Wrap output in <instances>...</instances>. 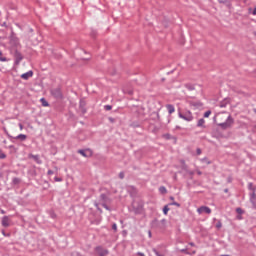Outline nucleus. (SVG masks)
<instances>
[{"instance_id": "nucleus-14", "label": "nucleus", "mask_w": 256, "mask_h": 256, "mask_svg": "<svg viewBox=\"0 0 256 256\" xmlns=\"http://www.w3.org/2000/svg\"><path fill=\"white\" fill-rule=\"evenodd\" d=\"M151 227H153V229H162V228H161V223H160L159 220H157V219H154V220L151 222Z\"/></svg>"}, {"instance_id": "nucleus-29", "label": "nucleus", "mask_w": 256, "mask_h": 256, "mask_svg": "<svg viewBox=\"0 0 256 256\" xmlns=\"http://www.w3.org/2000/svg\"><path fill=\"white\" fill-rule=\"evenodd\" d=\"M169 211H170L169 205H165L163 207V214L164 215H168Z\"/></svg>"}, {"instance_id": "nucleus-61", "label": "nucleus", "mask_w": 256, "mask_h": 256, "mask_svg": "<svg viewBox=\"0 0 256 256\" xmlns=\"http://www.w3.org/2000/svg\"><path fill=\"white\" fill-rule=\"evenodd\" d=\"M0 213H1L2 215H5L6 212H5V210H3V209L0 208Z\"/></svg>"}, {"instance_id": "nucleus-46", "label": "nucleus", "mask_w": 256, "mask_h": 256, "mask_svg": "<svg viewBox=\"0 0 256 256\" xmlns=\"http://www.w3.org/2000/svg\"><path fill=\"white\" fill-rule=\"evenodd\" d=\"M50 217H51L52 219H57V214H55V212H51V213H50Z\"/></svg>"}, {"instance_id": "nucleus-6", "label": "nucleus", "mask_w": 256, "mask_h": 256, "mask_svg": "<svg viewBox=\"0 0 256 256\" xmlns=\"http://www.w3.org/2000/svg\"><path fill=\"white\" fill-rule=\"evenodd\" d=\"M95 251L96 253L99 255V256H108L109 255V250L103 248L102 246H97L95 248Z\"/></svg>"}, {"instance_id": "nucleus-1", "label": "nucleus", "mask_w": 256, "mask_h": 256, "mask_svg": "<svg viewBox=\"0 0 256 256\" xmlns=\"http://www.w3.org/2000/svg\"><path fill=\"white\" fill-rule=\"evenodd\" d=\"M178 117L179 119L187 121V123H191V121L195 119L191 110H185L184 112H181V109H178Z\"/></svg>"}, {"instance_id": "nucleus-52", "label": "nucleus", "mask_w": 256, "mask_h": 256, "mask_svg": "<svg viewBox=\"0 0 256 256\" xmlns=\"http://www.w3.org/2000/svg\"><path fill=\"white\" fill-rule=\"evenodd\" d=\"M108 120L110 121V123H115V118L113 117H109Z\"/></svg>"}, {"instance_id": "nucleus-48", "label": "nucleus", "mask_w": 256, "mask_h": 256, "mask_svg": "<svg viewBox=\"0 0 256 256\" xmlns=\"http://www.w3.org/2000/svg\"><path fill=\"white\" fill-rule=\"evenodd\" d=\"M202 161L204 163H207V165H211V161L207 160V158H203Z\"/></svg>"}, {"instance_id": "nucleus-28", "label": "nucleus", "mask_w": 256, "mask_h": 256, "mask_svg": "<svg viewBox=\"0 0 256 256\" xmlns=\"http://www.w3.org/2000/svg\"><path fill=\"white\" fill-rule=\"evenodd\" d=\"M159 192L162 194V195H165L167 193V188L165 186H160L159 187Z\"/></svg>"}, {"instance_id": "nucleus-38", "label": "nucleus", "mask_w": 256, "mask_h": 256, "mask_svg": "<svg viewBox=\"0 0 256 256\" xmlns=\"http://www.w3.org/2000/svg\"><path fill=\"white\" fill-rule=\"evenodd\" d=\"M101 205L104 207V209H106V211H111V207H109L107 204L101 203Z\"/></svg>"}, {"instance_id": "nucleus-34", "label": "nucleus", "mask_w": 256, "mask_h": 256, "mask_svg": "<svg viewBox=\"0 0 256 256\" xmlns=\"http://www.w3.org/2000/svg\"><path fill=\"white\" fill-rule=\"evenodd\" d=\"M248 13H249L250 15H256V7H255V8H249V9H248Z\"/></svg>"}, {"instance_id": "nucleus-22", "label": "nucleus", "mask_w": 256, "mask_h": 256, "mask_svg": "<svg viewBox=\"0 0 256 256\" xmlns=\"http://www.w3.org/2000/svg\"><path fill=\"white\" fill-rule=\"evenodd\" d=\"M190 105L192 107H196L197 109L203 107V103L201 101H197V102H191Z\"/></svg>"}, {"instance_id": "nucleus-11", "label": "nucleus", "mask_w": 256, "mask_h": 256, "mask_svg": "<svg viewBox=\"0 0 256 256\" xmlns=\"http://www.w3.org/2000/svg\"><path fill=\"white\" fill-rule=\"evenodd\" d=\"M101 203H105V204L111 203V198H109L107 194L103 193L100 195V204Z\"/></svg>"}, {"instance_id": "nucleus-23", "label": "nucleus", "mask_w": 256, "mask_h": 256, "mask_svg": "<svg viewBox=\"0 0 256 256\" xmlns=\"http://www.w3.org/2000/svg\"><path fill=\"white\" fill-rule=\"evenodd\" d=\"M152 252H153L156 256H165V252H161V251H159V249H157V248H152Z\"/></svg>"}, {"instance_id": "nucleus-50", "label": "nucleus", "mask_w": 256, "mask_h": 256, "mask_svg": "<svg viewBox=\"0 0 256 256\" xmlns=\"http://www.w3.org/2000/svg\"><path fill=\"white\" fill-rule=\"evenodd\" d=\"M183 165H182V169H184V171H187V166L185 165V161H182Z\"/></svg>"}, {"instance_id": "nucleus-59", "label": "nucleus", "mask_w": 256, "mask_h": 256, "mask_svg": "<svg viewBox=\"0 0 256 256\" xmlns=\"http://www.w3.org/2000/svg\"><path fill=\"white\" fill-rule=\"evenodd\" d=\"M19 128H20V131H23V124L19 123Z\"/></svg>"}, {"instance_id": "nucleus-55", "label": "nucleus", "mask_w": 256, "mask_h": 256, "mask_svg": "<svg viewBox=\"0 0 256 256\" xmlns=\"http://www.w3.org/2000/svg\"><path fill=\"white\" fill-rule=\"evenodd\" d=\"M131 127H134V128L139 127V124L134 122V123L131 124Z\"/></svg>"}, {"instance_id": "nucleus-19", "label": "nucleus", "mask_w": 256, "mask_h": 256, "mask_svg": "<svg viewBox=\"0 0 256 256\" xmlns=\"http://www.w3.org/2000/svg\"><path fill=\"white\" fill-rule=\"evenodd\" d=\"M248 190L251 191L250 193H256V185H254L253 182H249Z\"/></svg>"}, {"instance_id": "nucleus-24", "label": "nucleus", "mask_w": 256, "mask_h": 256, "mask_svg": "<svg viewBox=\"0 0 256 256\" xmlns=\"http://www.w3.org/2000/svg\"><path fill=\"white\" fill-rule=\"evenodd\" d=\"M163 138L166 139L167 141L171 139H174V141H177V138L175 136H171V134L169 133L163 134Z\"/></svg>"}, {"instance_id": "nucleus-32", "label": "nucleus", "mask_w": 256, "mask_h": 256, "mask_svg": "<svg viewBox=\"0 0 256 256\" xmlns=\"http://www.w3.org/2000/svg\"><path fill=\"white\" fill-rule=\"evenodd\" d=\"M236 213L238 215H243L245 213V210H243V208L238 207V208H236Z\"/></svg>"}, {"instance_id": "nucleus-8", "label": "nucleus", "mask_w": 256, "mask_h": 256, "mask_svg": "<svg viewBox=\"0 0 256 256\" xmlns=\"http://www.w3.org/2000/svg\"><path fill=\"white\" fill-rule=\"evenodd\" d=\"M249 201L252 205V209L256 211V193H249Z\"/></svg>"}, {"instance_id": "nucleus-7", "label": "nucleus", "mask_w": 256, "mask_h": 256, "mask_svg": "<svg viewBox=\"0 0 256 256\" xmlns=\"http://www.w3.org/2000/svg\"><path fill=\"white\" fill-rule=\"evenodd\" d=\"M10 42L15 47H18V45H19V39L17 38V34H15V32H13V31L11 32V35H10Z\"/></svg>"}, {"instance_id": "nucleus-10", "label": "nucleus", "mask_w": 256, "mask_h": 256, "mask_svg": "<svg viewBox=\"0 0 256 256\" xmlns=\"http://www.w3.org/2000/svg\"><path fill=\"white\" fill-rule=\"evenodd\" d=\"M87 103L85 102V100L81 99L79 102V109L82 113V115H85V113H87Z\"/></svg>"}, {"instance_id": "nucleus-39", "label": "nucleus", "mask_w": 256, "mask_h": 256, "mask_svg": "<svg viewBox=\"0 0 256 256\" xmlns=\"http://www.w3.org/2000/svg\"><path fill=\"white\" fill-rule=\"evenodd\" d=\"M7 155L3 153V150L0 149V159H6Z\"/></svg>"}, {"instance_id": "nucleus-42", "label": "nucleus", "mask_w": 256, "mask_h": 256, "mask_svg": "<svg viewBox=\"0 0 256 256\" xmlns=\"http://www.w3.org/2000/svg\"><path fill=\"white\" fill-rule=\"evenodd\" d=\"M112 229H113L114 233H117V224L116 223L112 224Z\"/></svg>"}, {"instance_id": "nucleus-60", "label": "nucleus", "mask_w": 256, "mask_h": 256, "mask_svg": "<svg viewBox=\"0 0 256 256\" xmlns=\"http://www.w3.org/2000/svg\"><path fill=\"white\" fill-rule=\"evenodd\" d=\"M137 255H138V256H145V254L142 253V252H137Z\"/></svg>"}, {"instance_id": "nucleus-15", "label": "nucleus", "mask_w": 256, "mask_h": 256, "mask_svg": "<svg viewBox=\"0 0 256 256\" xmlns=\"http://www.w3.org/2000/svg\"><path fill=\"white\" fill-rule=\"evenodd\" d=\"M18 140V141H27V135L25 134H19L15 137H13V141Z\"/></svg>"}, {"instance_id": "nucleus-9", "label": "nucleus", "mask_w": 256, "mask_h": 256, "mask_svg": "<svg viewBox=\"0 0 256 256\" xmlns=\"http://www.w3.org/2000/svg\"><path fill=\"white\" fill-rule=\"evenodd\" d=\"M198 213L201 215V213H206L207 215H211V208L209 206H201L197 209Z\"/></svg>"}, {"instance_id": "nucleus-37", "label": "nucleus", "mask_w": 256, "mask_h": 256, "mask_svg": "<svg viewBox=\"0 0 256 256\" xmlns=\"http://www.w3.org/2000/svg\"><path fill=\"white\" fill-rule=\"evenodd\" d=\"M94 206L96 207L97 211H99V213H103V210L99 207V203L95 202Z\"/></svg>"}, {"instance_id": "nucleus-63", "label": "nucleus", "mask_w": 256, "mask_h": 256, "mask_svg": "<svg viewBox=\"0 0 256 256\" xmlns=\"http://www.w3.org/2000/svg\"><path fill=\"white\" fill-rule=\"evenodd\" d=\"M148 237H152V234H151V230L150 231H148Z\"/></svg>"}, {"instance_id": "nucleus-26", "label": "nucleus", "mask_w": 256, "mask_h": 256, "mask_svg": "<svg viewBox=\"0 0 256 256\" xmlns=\"http://www.w3.org/2000/svg\"><path fill=\"white\" fill-rule=\"evenodd\" d=\"M4 129V133H5V135H7V137L10 139V141L12 142V143H15V141H13V136H11V134H9V131H7V128H3Z\"/></svg>"}, {"instance_id": "nucleus-64", "label": "nucleus", "mask_w": 256, "mask_h": 256, "mask_svg": "<svg viewBox=\"0 0 256 256\" xmlns=\"http://www.w3.org/2000/svg\"><path fill=\"white\" fill-rule=\"evenodd\" d=\"M188 173H189V175H195V172H193V171H189Z\"/></svg>"}, {"instance_id": "nucleus-27", "label": "nucleus", "mask_w": 256, "mask_h": 256, "mask_svg": "<svg viewBox=\"0 0 256 256\" xmlns=\"http://www.w3.org/2000/svg\"><path fill=\"white\" fill-rule=\"evenodd\" d=\"M40 102L42 103V107H49V102L45 98H41Z\"/></svg>"}, {"instance_id": "nucleus-54", "label": "nucleus", "mask_w": 256, "mask_h": 256, "mask_svg": "<svg viewBox=\"0 0 256 256\" xmlns=\"http://www.w3.org/2000/svg\"><path fill=\"white\" fill-rule=\"evenodd\" d=\"M54 171L53 170H48V172H47V175H54Z\"/></svg>"}, {"instance_id": "nucleus-62", "label": "nucleus", "mask_w": 256, "mask_h": 256, "mask_svg": "<svg viewBox=\"0 0 256 256\" xmlns=\"http://www.w3.org/2000/svg\"><path fill=\"white\" fill-rule=\"evenodd\" d=\"M197 175H203V172H201L200 170L197 171Z\"/></svg>"}, {"instance_id": "nucleus-20", "label": "nucleus", "mask_w": 256, "mask_h": 256, "mask_svg": "<svg viewBox=\"0 0 256 256\" xmlns=\"http://www.w3.org/2000/svg\"><path fill=\"white\" fill-rule=\"evenodd\" d=\"M218 2L222 5H226V7H228V9H231V1H229V0H218Z\"/></svg>"}, {"instance_id": "nucleus-44", "label": "nucleus", "mask_w": 256, "mask_h": 256, "mask_svg": "<svg viewBox=\"0 0 256 256\" xmlns=\"http://www.w3.org/2000/svg\"><path fill=\"white\" fill-rule=\"evenodd\" d=\"M211 115V110H208L204 113V117L207 118Z\"/></svg>"}, {"instance_id": "nucleus-30", "label": "nucleus", "mask_w": 256, "mask_h": 256, "mask_svg": "<svg viewBox=\"0 0 256 256\" xmlns=\"http://www.w3.org/2000/svg\"><path fill=\"white\" fill-rule=\"evenodd\" d=\"M160 225H161V229H165L166 225H167V219H162L160 221Z\"/></svg>"}, {"instance_id": "nucleus-18", "label": "nucleus", "mask_w": 256, "mask_h": 256, "mask_svg": "<svg viewBox=\"0 0 256 256\" xmlns=\"http://www.w3.org/2000/svg\"><path fill=\"white\" fill-rule=\"evenodd\" d=\"M133 211L135 213V215H141V213L143 212V207L142 206H137V207H133Z\"/></svg>"}, {"instance_id": "nucleus-2", "label": "nucleus", "mask_w": 256, "mask_h": 256, "mask_svg": "<svg viewBox=\"0 0 256 256\" xmlns=\"http://www.w3.org/2000/svg\"><path fill=\"white\" fill-rule=\"evenodd\" d=\"M235 123V120L233 119V117H231V115H229L226 119L225 122L219 123L218 127H221V129H229L231 128V126Z\"/></svg>"}, {"instance_id": "nucleus-57", "label": "nucleus", "mask_w": 256, "mask_h": 256, "mask_svg": "<svg viewBox=\"0 0 256 256\" xmlns=\"http://www.w3.org/2000/svg\"><path fill=\"white\" fill-rule=\"evenodd\" d=\"M2 235H4V237H9V234L5 233V230H2Z\"/></svg>"}, {"instance_id": "nucleus-36", "label": "nucleus", "mask_w": 256, "mask_h": 256, "mask_svg": "<svg viewBox=\"0 0 256 256\" xmlns=\"http://www.w3.org/2000/svg\"><path fill=\"white\" fill-rule=\"evenodd\" d=\"M221 227H223V223L221 222V220H218L216 223V229H221Z\"/></svg>"}, {"instance_id": "nucleus-47", "label": "nucleus", "mask_w": 256, "mask_h": 256, "mask_svg": "<svg viewBox=\"0 0 256 256\" xmlns=\"http://www.w3.org/2000/svg\"><path fill=\"white\" fill-rule=\"evenodd\" d=\"M119 179H125V173L124 172L119 173Z\"/></svg>"}, {"instance_id": "nucleus-49", "label": "nucleus", "mask_w": 256, "mask_h": 256, "mask_svg": "<svg viewBox=\"0 0 256 256\" xmlns=\"http://www.w3.org/2000/svg\"><path fill=\"white\" fill-rule=\"evenodd\" d=\"M202 151H201V148H197L196 149V155H201Z\"/></svg>"}, {"instance_id": "nucleus-13", "label": "nucleus", "mask_w": 256, "mask_h": 256, "mask_svg": "<svg viewBox=\"0 0 256 256\" xmlns=\"http://www.w3.org/2000/svg\"><path fill=\"white\" fill-rule=\"evenodd\" d=\"M30 159H33L38 165H41L43 163V161L41 160V158L39 157V155H33L30 154L29 155Z\"/></svg>"}, {"instance_id": "nucleus-33", "label": "nucleus", "mask_w": 256, "mask_h": 256, "mask_svg": "<svg viewBox=\"0 0 256 256\" xmlns=\"http://www.w3.org/2000/svg\"><path fill=\"white\" fill-rule=\"evenodd\" d=\"M1 55H3V52H0V61H1L2 63H5V62L9 61V59H8L7 57H3V56H1Z\"/></svg>"}, {"instance_id": "nucleus-40", "label": "nucleus", "mask_w": 256, "mask_h": 256, "mask_svg": "<svg viewBox=\"0 0 256 256\" xmlns=\"http://www.w3.org/2000/svg\"><path fill=\"white\" fill-rule=\"evenodd\" d=\"M105 111H111L113 109V106L111 105H105L104 106Z\"/></svg>"}, {"instance_id": "nucleus-3", "label": "nucleus", "mask_w": 256, "mask_h": 256, "mask_svg": "<svg viewBox=\"0 0 256 256\" xmlns=\"http://www.w3.org/2000/svg\"><path fill=\"white\" fill-rule=\"evenodd\" d=\"M50 93L54 99H63V92L61 91L60 87L51 89Z\"/></svg>"}, {"instance_id": "nucleus-31", "label": "nucleus", "mask_w": 256, "mask_h": 256, "mask_svg": "<svg viewBox=\"0 0 256 256\" xmlns=\"http://www.w3.org/2000/svg\"><path fill=\"white\" fill-rule=\"evenodd\" d=\"M186 89H188V91H195V86L193 84H186Z\"/></svg>"}, {"instance_id": "nucleus-21", "label": "nucleus", "mask_w": 256, "mask_h": 256, "mask_svg": "<svg viewBox=\"0 0 256 256\" xmlns=\"http://www.w3.org/2000/svg\"><path fill=\"white\" fill-rule=\"evenodd\" d=\"M196 126L202 127V129H205V127H207V126H205V119H203V118L199 119Z\"/></svg>"}, {"instance_id": "nucleus-41", "label": "nucleus", "mask_w": 256, "mask_h": 256, "mask_svg": "<svg viewBox=\"0 0 256 256\" xmlns=\"http://www.w3.org/2000/svg\"><path fill=\"white\" fill-rule=\"evenodd\" d=\"M169 205H174L175 207H181V204L178 202H171Z\"/></svg>"}, {"instance_id": "nucleus-5", "label": "nucleus", "mask_w": 256, "mask_h": 256, "mask_svg": "<svg viewBox=\"0 0 256 256\" xmlns=\"http://www.w3.org/2000/svg\"><path fill=\"white\" fill-rule=\"evenodd\" d=\"M23 61V54L19 52V50H15L14 52V64L19 65Z\"/></svg>"}, {"instance_id": "nucleus-12", "label": "nucleus", "mask_w": 256, "mask_h": 256, "mask_svg": "<svg viewBox=\"0 0 256 256\" xmlns=\"http://www.w3.org/2000/svg\"><path fill=\"white\" fill-rule=\"evenodd\" d=\"M21 79H24V81H28V79H31V77H33V71L29 70L26 73H23L21 76Z\"/></svg>"}, {"instance_id": "nucleus-51", "label": "nucleus", "mask_w": 256, "mask_h": 256, "mask_svg": "<svg viewBox=\"0 0 256 256\" xmlns=\"http://www.w3.org/2000/svg\"><path fill=\"white\" fill-rule=\"evenodd\" d=\"M28 33H29L30 35H33V33H34L33 28H28Z\"/></svg>"}, {"instance_id": "nucleus-43", "label": "nucleus", "mask_w": 256, "mask_h": 256, "mask_svg": "<svg viewBox=\"0 0 256 256\" xmlns=\"http://www.w3.org/2000/svg\"><path fill=\"white\" fill-rule=\"evenodd\" d=\"M54 181H56L57 183H61V181H63V178H59V177H54Z\"/></svg>"}, {"instance_id": "nucleus-45", "label": "nucleus", "mask_w": 256, "mask_h": 256, "mask_svg": "<svg viewBox=\"0 0 256 256\" xmlns=\"http://www.w3.org/2000/svg\"><path fill=\"white\" fill-rule=\"evenodd\" d=\"M90 35H91V37H97V31L92 30Z\"/></svg>"}, {"instance_id": "nucleus-16", "label": "nucleus", "mask_w": 256, "mask_h": 256, "mask_svg": "<svg viewBox=\"0 0 256 256\" xmlns=\"http://www.w3.org/2000/svg\"><path fill=\"white\" fill-rule=\"evenodd\" d=\"M166 109L169 115H173V113H175V106L173 104H167Z\"/></svg>"}, {"instance_id": "nucleus-58", "label": "nucleus", "mask_w": 256, "mask_h": 256, "mask_svg": "<svg viewBox=\"0 0 256 256\" xmlns=\"http://www.w3.org/2000/svg\"><path fill=\"white\" fill-rule=\"evenodd\" d=\"M156 117H157L158 121H160L161 116L159 115V112L156 113Z\"/></svg>"}, {"instance_id": "nucleus-17", "label": "nucleus", "mask_w": 256, "mask_h": 256, "mask_svg": "<svg viewBox=\"0 0 256 256\" xmlns=\"http://www.w3.org/2000/svg\"><path fill=\"white\" fill-rule=\"evenodd\" d=\"M2 227H9V216H3L2 217Z\"/></svg>"}, {"instance_id": "nucleus-56", "label": "nucleus", "mask_w": 256, "mask_h": 256, "mask_svg": "<svg viewBox=\"0 0 256 256\" xmlns=\"http://www.w3.org/2000/svg\"><path fill=\"white\" fill-rule=\"evenodd\" d=\"M236 218H237L239 221H241V219H243V216H241L240 214H238V215L236 216Z\"/></svg>"}, {"instance_id": "nucleus-53", "label": "nucleus", "mask_w": 256, "mask_h": 256, "mask_svg": "<svg viewBox=\"0 0 256 256\" xmlns=\"http://www.w3.org/2000/svg\"><path fill=\"white\" fill-rule=\"evenodd\" d=\"M180 251L181 253H186V255H189V252L187 251V249H181Z\"/></svg>"}, {"instance_id": "nucleus-4", "label": "nucleus", "mask_w": 256, "mask_h": 256, "mask_svg": "<svg viewBox=\"0 0 256 256\" xmlns=\"http://www.w3.org/2000/svg\"><path fill=\"white\" fill-rule=\"evenodd\" d=\"M78 153L82 155V157H86L87 159H89V157H93V150H91V148L80 149L78 150Z\"/></svg>"}, {"instance_id": "nucleus-25", "label": "nucleus", "mask_w": 256, "mask_h": 256, "mask_svg": "<svg viewBox=\"0 0 256 256\" xmlns=\"http://www.w3.org/2000/svg\"><path fill=\"white\" fill-rule=\"evenodd\" d=\"M21 178H17V177H14L13 179H12V185H21Z\"/></svg>"}, {"instance_id": "nucleus-35", "label": "nucleus", "mask_w": 256, "mask_h": 256, "mask_svg": "<svg viewBox=\"0 0 256 256\" xmlns=\"http://www.w3.org/2000/svg\"><path fill=\"white\" fill-rule=\"evenodd\" d=\"M227 103H229V101H227V100L222 101V102L220 103V107H221V108L227 107Z\"/></svg>"}]
</instances>
